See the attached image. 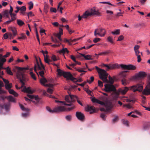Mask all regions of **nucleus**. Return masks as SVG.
Returning a JSON list of instances; mask_svg holds the SVG:
<instances>
[{
  "mask_svg": "<svg viewBox=\"0 0 150 150\" xmlns=\"http://www.w3.org/2000/svg\"><path fill=\"white\" fill-rule=\"evenodd\" d=\"M40 65L39 64L38 62H37V65H36L38 69L39 70H41L42 69L43 70H45V67L42 64L40 60Z\"/></svg>",
  "mask_w": 150,
  "mask_h": 150,
  "instance_id": "obj_18",
  "label": "nucleus"
},
{
  "mask_svg": "<svg viewBox=\"0 0 150 150\" xmlns=\"http://www.w3.org/2000/svg\"><path fill=\"white\" fill-rule=\"evenodd\" d=\"M94 15H96L99 16H101V14L99 11L95 10L94 8H92L90 10V11H86L83 14L82 17L86 18L89 16Z\"/></svg>",
  "mask_w": 150,
  "mask_h": 150,
  "instance_id": "obj_7",
  "label": "nucleus"
},
{
  "mask_svg": "<svg viewBox=\"0 0 150 150\" xmlns=\"http://www.w3.org/2000/svg\"><path fill=\"white\" fill-rule=\"evenodd\" d=\"M6 72L7 73L10 75H13V73L11 71L9 67H8L6 68Z\"/></svg>",
  "mask_w": 150,
  "mask_h": 150,
  "instance_id": "obj_36",
  "label": "nucleus"
},
{
  "mask_svg": "<svg viewBox=\"0 0 150 150\" xmlns=\"http://www.w3.org/2000/svg\"><path fill=\"white\" fill-rule=\"evenodd\" d=\"M98 31H99V32L100 33V34H104V35H105L106 33V31L103 28H99L98 29Z\"/></svg>",
  "mask_w": 150,
  "mask_h": 150,
  "instance_id": "obj_33",
  "label": "nucleus"
},
{
  "mask_svg": "<svg viewBox=\"0 0 150 150\" xmlns=\"http://www.w3.org/2000/svg\"><path fill=\"white\" fill-rule=\"evenodd\" d=\"M124 39V36L123 35H121L119 36L117 40V41H120Z\"/></svg>",
  "mask_w": 150,
  "mask_h": 150,
  "instance_id": "obj_47",
  "label": "nucleus"
},
{
  "mask_svg": "<svg viewBox=\"0 0 150 150\" xmlns=\"http://www.w3.org/2000/svg\"><path fill=\"white\" fill-rule=\"evenodd\" d=\"M76 99H77V96L74 95H69V96H66L65 97V100L67 103L69 104L66 103L64 101H61L56 100L55 101L57 103H63L64 105L70 106L71 105V103L75 101Z\"/></svg>",
  "mask_w": 150,
  "mask_h": 150,
  "instance_id": "obj_6",
  "label": "nucleus"
},
{
  "mask_svg": "<svg viewBox=\"0 0 150 150\" xmlns=\"http://www.w3.org/2000/svg\"><path fill=\"white\" fill-rule=\"evenodd\" d=\"M146 76V74L145 72L141 71H140L135 75L134 78L136 80H138L140 79L144 78Z\"/></svg>",
  "mask_w": 150,
  "mask_h": 150,
  "instance_id": "obj_11",
  "label": "nucleus"
},
{
  "mask_svg": "<svg viewBox=\"0 0 150 150\" xmlns=\"http://www.w3.org/2000/svg\"><path fill=\"white\" fill-rule=\"evenodd\" d=\"M6 61V59L3 58L0 59V63H2L3 64L4 62Z\"/></svg>",
  "mask_w": 150,
  "mask_h": 150,
  "instance_id": "obj_49",
  "label": "nucleus"
},
{
  "mask_svg": "<svg viewBox=\"0 0 150 150\" xmlns=\"http://www.w3.org/2000/svg\"><path fill=\"white\" fill-rule=\"evenodd\" d=\"M150 127V124L147 123L144 125L143 127V129L145 130L148 129Z\"/></svg>",
  "mask_w": 150,
  "mask_h": 150,
  "instance_id": "obj_32",
  "label": "nucleus"
},
{
  "mask_svg": "<svg viewBox=\"0 0 150 150\" xmlns=\"http://www.w3.org/2000/svg\"><path fill=\"white\" fill-rule=\"evenodd\" d=\"M100 40V38H96L94 39L93 41L94 43H96L99 41Z\"/></svg>",
  "mask_w": 150,
  "mask_h": 150,
  "instance_id": "obj_53",
  "label": "nucleus"
},
{
  "mask_svg": "<svg viewBox=\"0 0 150 150\" xmlns=\"http://www.w3.org/2000/svg\"><path fill=\"white\" fill-rule=\"evenodd\" d=\"M17 24L19 26H21L25 24L20 19H17Z\"/></svg>",
  "mask_w": 150,
  "mask_h": 150,
  "instance_id": "obj_29",
  "label": "nucleus"
},
{
  "mask_svg": "<svg viewBox=\"0 0 150 150\" xmlns=\"http://www.w3.org/2000/svg\"><path fill=\"white\" fill-rule=\"evenodd\" d=\"M71 58L74 61V62H75V63L78 62L76 60L75 57L73 55H71Z\"/></svg>",
  "mask_w": 150,
  "mask_h": 150,
  "instance_id": "obj_59",
  "label": "nucleus"
},
{
  "mask_svg": "<svg viewBox=\"0 0 150 150\" xmlns=\"http://www.w3.org/2000/svg\"><path fill=\"white\" fill-rule=\"evenodd\" d=\"M119 65L118 64H114L113 65H110V66H107L106 67L108 69H113L117 67H118Z\"/></svg>",
  "mask_w": 150,
  "mask_h": 150,
  "instance_id": "obj_20",
  "label": "nucleus"
},
{
  "mask_svg": "<svg viewBox=\"0 0 150 150\" xmlns=\"http://www.w3.org/2000/svg\"><path fill=\"white\" fill-rule=\"evenodd\" d=\"M140 47V46L138 45H136L134 47V51H136V50H138L139 49Z\"/></svg>",
  "mask_w": 150,
  "mask_h": 150,
  "instance_id": "obj_61",
  "label": "nucleus"
},
{
  "mask_svg": "<svg viewBox=\"0 0 150 150\" xmlns=\"http://www.w3.org/2000/svg\"><path fill=\"white\" fill-rule=\"evenodd\" d=\"M120 94L117 91L115 92L114 95H113V98L115 100H116L119 97Z\"/></svg>",
  "mask_w": 150,
  "mask_h": 150,
  "instance_id": "obj_28",
  "label": "nucleus"
},
{
  "mask_svg": "<svg viewBox=\"0 0 150 150\" xmlns=\"http://www.w3.org/2000/svg\"><path fill=\"white\" fill-rule=\"evenodd\" d=\"M2 14L4 16L6 17L7 18H9V13L8 10H5L3 12Z\"/></svg>",
  "mask_w": 150,
  "mask_h": 150,
  "instance_id": "obj_22",
  "label": "nucleus"
},
{
  "mask_svg": "<svg viewBox=\"0 0 150 150\" xmlns=\"http://www.w3.org/2000/svg\"><path fill=\"white\" fill-rule=\"evenodd\" d=\"M105 91L107 92L114 91H116L115 86L113 84L107 83L104 85Z\"/></svg>",
  "mask_w": 150,
  "mask_h": 150,
  "instance_id": "obj_9",
  "label": "nucleus"
},
{
  "mask_svg": "<svg viewBox=\"0 0 150 150\" xmlns=\"http://www.w3.org/2000/svg\"><path fill=\"white\" fill-rule=\"evenodd\" d=\"M119 120L118 117L117 115H115L114 118L112 120V122L115 123L117 122Z\"/></svg>",
  "mask_w": 150,
  "mask_h": 150,
  "instance_id": "obj_35",
  "label": "nucleus"
},
{
  "mask_svg": "<svg viewBox=\"0 0 150 150\" xmlns=\"http://www.w3.org/2000/svg\"><path fill=\"white\" fill-rule=\"evenodd\" d=\"M26 10V8L25 6H22L20 8V13L23 15H24Z\"/></svg>",
  "mask_w": 150,
  "mask_h": 150,
  "instance_id": "obj_24",
  "label": "nucleus"
},
{
  "mask_svg": "<svg viewBox=\"0 0 150 150\" xmlns=\"http://www.w3.org/2000/svg\"><path fill=\"white\" fill-rule=\"evenodd\" d=\"M80 54L83 57L86 59V60H92V59L91 58V56L88 54L86 55H85L83 54Z\"/></svg>",
  "mask_w": 150,
  "mask_h": 150,
  "instance_id": "obj_23",
  "label": "nucleus"
},
{
  "mask_svg": "<svg viewBox=\"0 0 150 150\" xmlns=\"http://www.w3.org/2000/svg\"><path fill=\"white\" fill-rule=\"evenodd\" d=\"M76 69L77 71H78L79 72H84V73H86L87 71H84L82 70V69H78L76 68Z\"/></svg>",
  "mask_w": 150,
  "mask_h": 150,
  "instance_id": "obj_51",
  "label": "nucleus"
},
{
  "mask_svg": "<svg viewBox=\"0 0 150 150\" xmlns=\"http://www.w3.org/2000/svg\"><path fill=\"white\" fill-rule=\"evenodd\" d=\"M50 11L54 13H56L57 12V10L56 8L51 7L50 9Z\"/></svg>",
  "mask_w": 150,
  "mask_h": 150,
  "instance_id": "obj_62",
  "label": "nucleus"
},
{
  "mask_svg": "<svg viewBox=\"0 0 150 150\" xmlns=\"http://www.w3.org/2000/svg\"><path fill=\"white\" fill-rule=\"evenodd\" d=\"M41 52L44 55V61H45V62L46 63H48V62L47 61V58H46L45 57V52L43 50H42L41 51Z\"/></svg>",
  "mask_w": 150,
  "mask_h": 150,
  "instance_id": "obj_45",
  "label": "nucleus"
},
{
  "mask_svg": "<svg viewBox=\"0 0 150 150\" xmlns=\"http://www.w3.org/2000/svg\"><path fill=\"white\" fill-rule=\"evenodd\" d=\"M15 69L17 70L16 73V76L17 78L19 79L20 82L22 84L21 86L18 87L17 85H16V88L17 89H20L23 87L25 85L24 82L26 81V78L23 71L29 69L28 67H16Z\"/></svg>",
  "mask_w": 150,
  "mask_h": 150,
  "instance_id": "obj_1",
  "label": "nucleus"
},
{
  "mask_svg": "<svg viewBox=\"0 0 150 150\" xmlns=\"http://www.w3.org/2000/svg\"><path fill=\"white\" fill-rule=\"evenodd\" d=\"M86 110L89 111L90 113H92L95 112L94 107L93 106H90L88 105L86 107Z\"/></svg>",
  "mask_w": 150,
  "mask_h": 150,
  "instance_id": "obj_17",
  "label": "nucleus"
},
{
  "mask_svg": "<svg viewBox=\"0 0 150 150\" xmlns=\"http://www.w3.org/2000/svg\"><path fill=\"white\" fill-rule=\"evenodd\" d=\"M20 106L22 110L23 111H28V109L24 108V107L22 105L20 104Z\"/></svg>",
  "mask_w": 150,
  "mask_h": 150,
  "instance_id": "obj_44",
  "label": "nucleus"
},
{
  "mask_svg": "<svg viewBox=\"0 0 150 150\" xmlns=\"http://www.w3.org/2000/svg\"><path fill=\"white\" fill-rule=\"evenodd\" d=\"M120 66L123 69H125L134 70L136 68L135 66L131 64L126 65L121 64Z\"/></svg>",
  "mask_w": 150,
  "mask_h": 150,
  "instance_id": "obj_10",
  "label": "nucleus"
},
{
  "mask_svg": "<svg viewBox=\"0 0 150 150\" xmlns=\"http://www.w3.org/2000/svg\"><path fill=\"white\" fill-rule=\"evenodd\" d=\"M21 36L18 38L19 39H24L26 38V36L24 34L22 33L21 34Z\"/></svg>",
  "mask_w": 150,
  "mask_h": 150,
  "instance_id": "obj_42",
  "label": "nucleus"
},
{
  "mask_svg": "<svg viewBox=\"0 0 150 150\" xmlns=\"http://www.w3.org/2000/svg\"><path fill=\"white\" fill-rule=\"evenodd\" d=\"M57 72L59 75L63 76L67 80H71L75 82H81L82 81L81 79L77 80L76 79L73 77L72 75L70 72H64L59 69H57Z\"/></svg>",
  "mask_w": 150,
  "mask_h": 150,
  "instance_id": "obj_5",
  "label": "nucleus"
},
{
  "mask_svg": "<svg viewBox=\"0 0 150 150\" xmlns=\"http://www.w3.org/2000/svg\"><path fill=\"white\" fill-rule=\"evenodd\" d=\"M76 116L78 119L81 121L83 122L85 120L84 115L81 112H76Z\"/></svg>",
  "mask_w": 150,
  "mask_h": 150,
  "instance_id": "obj_12",
  "label": "nucleus"
},
{
  "mask_svg": "<svg viewBox=\"0 0 150 150\" xmlns=\"http://www.w3.org/2000/svg\"><path fill=\"white\" fill-rule=\"evenodd\" d=\"M22 91L23 92L30 94H32L33 93V91L30 89V87H28L27 88L26 86H23V88Z\"/></svg>",
  "mask_w": 150,
  "mask_h": 150,
  "instance_id": "obj_16",
  "label": "nucleus"
},
{
  "mask_svg": "<svg viewBox=\"0 0 150 150\" xmlns=\"http://www.w3.org/2000/svg\"><path fill=\"white\" fill-rule=\"evenodd\" d=\"M91 81L87 80V82L90 84L94 80V77L93 76H91L90 77Z\"/></svg>",
  "mask_w": 150,
  "mask_h": 150,
  "instance_id": "obj_55",
  "label": "nucleus"
},
{
  "mask_svg": "<svg viewBox=\"0 0 150 150\" xmlns=\"http://www.w3.org/2000/svg\"><path fill=\"white\" fill-rule=\"evenodd\" d=\"M0 78L2 79L4 82L5 83V85L9 83V81L8 80L3 78L2 76H0Z\"/></svg>",
  "mask_w": 150,
  "mask_h": 150,
  "instance_id": "obj_40",
  "label": "nucleus"
},
{
  "mask_svg": "<svg viewBox=\"0 0 150 150\" xmlns=\"http://www.w3.org/2000/svg\"><path fill=\"white\" fill-rule=\"evenodd\" d=\"M110 52L109 51H107L105 52H101V53L102 54V55H105L108 54L110 53Z\"/></svg>",
  "mask_w": 150,
  "mask_h": 150,
  "instance_id": "obj_64",
  "label": "nucleus"
},
{
  "mask_svg": "<svg viewBox=\"0 0 150 150\" xmlns=\"http://www.w3.org/2000/svg\"><path fill=\"white\" fill-rule=\"evenodd\" d=\"M11 30L12 31L14 35H16V32L15 28H11Z\"/></svg>",
  "mask_w": 150,
  "mask_h": 150,
  "instance_id": "obj_43",
  "label": "nucleus"
},
{
  "mask_svg": "<svg viewBox=\"0 0 150 150\" xmlns=\"http://www.w3.org/2000/svg\"><path fill=\"white\" fill-rule=\"evenodd\" d=\"M46 109L48 111L52 113L59 112L64 111L66 110L65 108L64 107L61 106L55 107L53 110H52L49 107L47 106L46 107Z\"/></svg>",
  "mask_w": 150,
  "mask_h": 150,
  "instance_id": "obj_8",
  "label": "nucleus"
},
{
  "mask_svg": "<svg viewBox=\"0 0 150 150\" xmlns=\"http://www.w3.org/2000/svg\"><path fill=\"white\" fill-rule=\"evenodd\" d=\"M127 71H123L120 72V74L123 77H125L127 75L126 73L127 72Z\"/></svg>",
  "mask_w": 150,
  "mask_h": 150,
  "instance_id": "obj_37",
  "label": "nucleus"
},
{
  "mask_svg": "<svg viewBox=\"0 0 150 150\" xmlns=\"http://www.w3.org/2000/svg\"><path fill=\"white\" fill-rule=\"evenodd\" d=\"M101 3H102V4H109V5H110L112 6H115V5H114V4H111V3H110L109 2H100Z\"/></svg>",
  "mask_w": 150,
  "mask_h": 150,
  "instance_id": "obj_52",
  "label": "nucleus"
},
{
  "mask_svg": "<svg viewBox=\"0 0 150 150\" xmlns=\"http://www.w3.org/2000/svg\"><path fill=\"white\" fill-rule=\"evenodd\" d=\"M66 52H67V53L69 52L67 48H63L62 50H61L59 52V53L60 54L62 53L64 54Z\"/></svg>",
  "mask_w": 150,
  "mask_h": 150,
  "instance_id": "obj_26",
  "label": "nucleus"
},
{
  "mask_svg": "<svg viewBox=\"0 0 150 150\" xmlns=\"http://www.w3.org/2000/svg\"><path fill=\"white\" fill-rule=\"evenodd\" d=\"M29 9V10H31L33 8V4L32 1H30L28 4Z\"/></svg>",
  "mask_w": 150,
  "mask_h": 150,
  "instance_id": "obj_39",
  "label": "nucleus"
},
{
  "mask_svg": "<svg viewBox=\"0 0 150 150\" xmlns=\"http://www.w3.org/2000/svg\"><path fill=\"white\" fill-rule=\"evenodd\" d=\"M30 74L32 79L35 80H36V78L35 77V74L33 72H30Z\"/></svg>",
  "mask_w": 150,
  "mask_h": 150,
  "instance_id": "obj_38",
  "label": "nucleus"
},
{
  "mask_svg": "<svg viewBox=\"0 0 150 150\" xmlns=\"http://www.w3.org/2000/svg\"><path fill=\"white\" fill-rule=\"evenodd\" d=\"M95 68L99 74L100 78L103 81L104 83H109L111 84H113L114 82V79L109 76H108L109 80H108L107 78L108 74L105 70L100 69L97 66H96Z\"/></svg>",
  "mask_w": 150,
  "mask_h": 150,
  "instance_id": "obj_2",
  "label": "nucleus"
},
{
  "mask_svg": "<svg viewBox=\"0 0 150 150\" xmlns=\"http://www.w3.org/2000/svg\"><path fill=\"white\" fill-rule=\"evenodd\" d=\"M34 98L35 100L36 101H37V102L35 103H38L39 102V99L38 97V96H34Z\"/></svg>",
  "mask_w": 150,
  "mask_h": 150,
  "instance_id": "obj_48",
  "label": "nucleus"
},
{
  "mask_svg": "<svg viewBox=\"0 0 150 150\" xmlns=\"http://www.w3.org/2000/svg\"><path fill=\"white\" fill-rule=\"evenodd\" d=\"M52 59L54 61H55L57 60V59L55 55H52L51 57Z\"/></svg>",
  "mask_w": 150,
  "mask_h": 150,
  "instance_id": "obj_56",
  "label": "nucleus"
},
{
  "mask_svg": "<svg viewBox=\"0 0 150 150\" xmlns=\"http://www.w3.org/2000/svg\"><path fill=\"white\" fill-rule=\"evenodd\" d=\"M98 29H96L95 30L94 32V35L96 36H97V35L100 37H103L104 36V34H102L100 33L98 31Z\"/></svg>",
  "mask_w": 150,
  "mask_h": 150,
  "instance_id": "obj_21",
  "label": "nucleus"
},
{
  "mask_svg": "<svg viewBox=\"0 0 150 150\" xmlns=\"http://www.w3.org/2000/svg\"><path fill=\"white\" fill-rule=\"evenodd\" d=\"M7 99L9 102H11L14 103L16 102V101L14 98L11 96H7Z\"/></svg>",
  "mask_w": 150,
  "mask_h": 150,
  "instance_id": "obj_25",
  "label": "nucleus"
},
{
  "mask_svg": "<svg viewBox=\"0 0 150 150\" xmlns=\"http://www.w3.org/2000/svg\"><path fill=\"white\" fill-rule=\"evenodd\" d=\"M150 80V78L149 79ZM143 94L148 95H150V81L149 82L148 85L146 86L145 89L142 92Z\"/></svg>",
  "mask_w": 150,
  "mask_h": 150,
  "instance_id": "obj_14",
  "label": "nucleus"
},
{
  "mask_svg": "<svg viewBox=\"0 0 150 150\" xmlns=\"http://www.w3.org/2000/svg\"><path fill=\"white\" fill-rule=\"evenodd\" d=\"M51 39L52 41L55 43H58L59 42V41L57 40L56 39H54L52 37H51Z\"/></svg>",
  "mask_w": 150,
  "mask_h": 150,
  "instance_id": "obj_58",
  "label": "nucleus"
},
{
  "mask_svg": "<svg viewBox=\"0 0 150 150\" xmlns=\"http://www.w3.org/2000/svg\"><path fill=\"white\" fill-rule=\"evenodd\" d=\"M112 104L109 103L107 104L106 105V109L104 108H101L100 110L101 111H109L112 108Z\"/></svg>",
  "mask_w": 150,
  "mask_h": 150,
  "instance_id": "obj_13",
  "label": "nucleus"
},
{
  "mask_svg": "<svg viewBox=\"0 0 150 150\" xmlns=\"http://www.w3.org/2000/svg\"><path fill=\"white\" fill-rule=\"evenodd\" d=\"M111 33L114 35H118L120 33V30L117 29L114 31H112Z\"/></svg>",
  "mask_w": 150,
  "mask_h": 150,
  "instance_id": "obj_34",
  "label": "nucleus"
},
{
  "mask_svg": "<svg viewBox=\"0 0 150 150\" xmlns=\"http://www.w3.org/2000/svg\"><path fill=\"white\" fill-rule=\"evenodd\" d=\"M129 89L132 90L134 92H135L137 91L141 92L143 89L142 83L140 84H138L136 85H134L129 87H122L119 89L117 91L120 94L124 95Z\"/></svg>",
  "mask_w": 150,
  "mask_h": 150,
  "instance_id": "obj_3",
  "label": "nucleus"
},
{
  "mask_svg": "<svg viewBox=\"0 0 150 150\" xmlns=\"http://www.w3.org/2000/svg\"><path fill=\"white\" fill-rule=\"evenodd\" d=\"M10 103H5L3 105H1V107L2 108H5L6 110H8L10 108Z\"/></svg>",
  "mask_w": 150,
  "mask_h": 150,
  "instance_id": "obj_19",
  "label": "nucleus"
},
{
  "mask_svg": "<svg viewBox=\"0 0 150 150\" xmlns=\"http://www.w3.org/2000/svg\"><path fill=\"white\" fill-rule=\"evenodd\" d=\"M108 40L109 42H110L111 43H112L113 42V41L112 37L110 36H109L108 38Z\"/></svg>",
  "mask_w": 150,
  "mask_h": 150,
  "instance_id": "obj_54",
  "label": "nucleus"
},
{
  "mask_svg": "<svg viewBox=\"0 0 150 150\" xmlns=\"http://www.w3.org/2000/svg\"><path fill=\"white\" fill-rule=\"evenodd\" d=\"M121 81L122 84L124 86H125L129 83L128 81L125 78L122 79Z\"/></svg>",
  "mask_w": 150,
  "mask_h": 150,
  "instance_id": "obj_27",
  "label": "nucleus"
},
{
  "mask_svg": "<svg viewBox=\"0 0 150 150\" xmlns=\"http://www.w3.org/2000/svg\"><path fill=\"white\" fill-rule=\"evenodd\" d=\"M65 118L67 120L70 121L71 119V115H67L65 117Z\"/></svg>",
  "mask_w": 150,
  "mask_h": 150,
  "instance_id": "obj_50",
  "label": "nucleus"
},
{
  "mask_svg": "<svg viewBox=\"0 0 150 150\" xmlns=\"http://www.w3.org/2000/svg\"><path fill=\"white\" fill-rule=\"evenodd\" d=\"M137 56V62H139L141 61V58L140 55H136Z\"/></svg>",
  "mask_w": 150,
  "mask_h": 150,
  "instance_id": "obj_63",
  "label": "nucleus"
},
{
  "mask_svg": "<svg viewBox=\"0 0 150 150\" xmlns=\"http://www.w3.org/2000/svg\"><path fill=\"white\" fill-rule=\"evenodd\" d=\"M13 11V8L11 6H10V10L9 11L10 15L14 14V13H13L12 12Z\"/></svg>",
  "mask_w": 150,
  "mask_h": 150,
  "instance_id": "obj_57",
  "label": "nucleus"
},
{
  "mask_svg": "<svg viewBox=\"0 0 150 150\" xmlns=\"http://www.w3.org/2000/svg\"><path fill=\"white\" fill-rule=\"evenodd\" d=\"M98 86L100 87H102L103 86V85L102 82L100 80L98 81Z\"/></svg>",
  "mask_w": 150,
  "mask_h": 150,
  "instance_id": "obj_46",
  "label": "nucleus"
},
{
  "mask_svg": "<svg viewBox=\"0 0 150 150\" xmlns=\"http://www.w3.org/2000/svg\"><path fill=\"white\" fill-rule=\"evenodd\" d=\"M11 18V21H14L15 20H16V14H12L10 15Z\"/></svg>",
  "mask_w": 150,
  "mask_h": 150,
  "instance_id": "obj_31",
  "label": "nucleus"
},
{
  "mask_svg": "<svg viewBox=\"0 0 150 150\" xmlns=\"http://www.w3.org/2000/svg\"><path fill=\"white\" fill-rule=\"evenodd\" d=\"M45 57L46 58H47V61L48 62V63H47V64H50V62H52V60L48 59V58L49 57L48 55H47V54H46V55H45Z\"/></svg>",
  "mask_w": 150,
  "mask_h": 150,
  "instance_id": "obj_41",
  "label": "nucleus"
},
{
  "mask_svg": "<svg viewBox=\"0 0 150 150\" xmlns=\"http://www.w3.org/2000/svg\"><path fill=\"white\" fill-rule=\"evenodd\" d=\"M5 88L7 90H9L12 87V84L11 83H9L5 85Z\"/></svg>",
  "mask_w": 150,
  "mask_h": 150,
  "instance_id": "obj_30",
  "label": "nucleus"
},
{
  "mask_svg": "<svg viewBox=\"0 0 150 150\" xmlns=\"http://www.w3.org/2000/svg\"><path fill=\"white\" fill-rule=\"evenodd\" d=\"M63 34V30L62 28H59V33H55L54 34V35L56 36V37H57L59 40L60 41H62V40L61 38V36Z\"/></svg>",
  "mask_w": 150,
  "mask_h": 150,
  "instance_id": "obj_15",
  "label": "nucleus"
},
{
  "mask_svg": "<svg viewBox=\"0 0 150 150\" xmlns=\"http://www.w3.org/2000/svg\"><path fill=\"white\" fill-rule=\"evenodd\" d=\"M37 67L36 65L35 64L34 66V70L35 71L37 74V75L39 76L40 75L41 76L42 78L40 79V82L41 84L45 86L48 87H49L52 88L53 86V85L52 83H48L47 84H45V83L47 82V80L44 77V70L43 69H42L41 70H40V71L38 72L36 69Z\"/></svg>",
  "mask_w": 150,
  "mask_h": 150,
  "instance_id": "obj_4",
  "label": "nucleus"
},
{
  "mask_svg": "<svg viewBox=\"0 0 150 150\" xmlns=\"http://www.w3.org/2000/svg\"><path fill=\"white\" fill-rule=\"evenodd\" d=\"M128 122V121L126 120H123V124L127 126H129Z\"/></svg>",
  "mask_w": 150,
  "mask_h": 150,
  "instance_id": "obj_60",
  "label": "nucleus"
}]
</instances>
